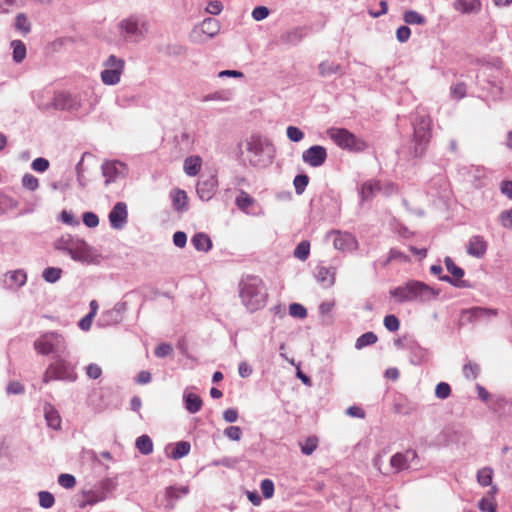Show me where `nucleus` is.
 Wrapping results in <instances>:
<instances>
[{"instance_id":"423d86ee","label":"nucleus","mask_w":512,"mask_h":512,"mask_svg":"<svg viewBox=\"0 0 512 512\" xmlns=\"http://www.w3.org/2000/svg\"><path fill=\"white\" fill-rule=\"evenodd\" d=\"M66 357L67 356L56 357L55 361L49 364L43 375L44 383H49L53 380L76 381L77 373L75 371V365L71 364Z\"/></svg>"},{"instance_id":"0eeeda50","label":"nucleus","mask_w":512,"mask_h":512,"mask_svg":"<svg viewBox=\"0 0 512 512\" xmlns=\"http://www.w3.org/2000/svg\"><path fill=\"white\" fill-rule=\"evenodd\" d=\"M329 138L341 149L351 152H362L367 143L345 128H330L327 130Z\"/></svg>"},{"instance_id":"ddd939ff","label":"nucleus","mask_w":512,"mask_h":512,"mask_svg":"<svg viewBox=\"0 0 512 512\" xmlns=\"http://www.w3.org/2000/svg\"><path fill=\"white\" fill-rule=\"evenodd\" d=\"M54 105L57 109L77 112L83 109L81 97L67 93H59L54 98Z\"/></svg>"},{"instance_id":"393cba45","label":"nucleus","mask_w":512,"mask_h":512,"mask_svg":"<svg viewBox=\"0 0 512 512\" xmlns=\"http://www.w3.org/2000/svg\"><path fill=\"white\" fill-rule=\"evenodd\" d=\"M237 207L246 214H256V200L245 191H241L236 198Z\"/></svg>"},{"instance_id":"bf43d9fd","label":"nucleus","mask_w":512,"mask_h":512,"mask_svg":"<svg viewBox=\"0 0 512 512\" xmlns=\"http://www.w3.org/2000/svg\"><path fill=\"white\" fill-rule=\"evenodd\" d=\"M261 492L265 498H271L274 494V483L270 479L261 482Z\"/></svg>"},{"instance_id":"6e6552de","label":"nucleus","mask_w":512,"mask_h":512,"mask_svg":"<svg viewBox=\"0 0 512 512\" xmlns=\"http://www.w3.org/2000/svg\"><path fill=\"white\" fill-rule=\"evenodd\" d=\"M414 128V153L422 156L430 141L431 119L428 115H417L413 122Z\"/></svg>"},{"instance_id":"7c9ffc66","label":"nucleus","mask_w":512,"mask_h":512,"mask_svg":"<svg viewBox=\"0 0 512 512\" xmlns=\"http://www.w3.org/2000/svg\"><path fill=\"white\" fill-rule=\"evenodd\" d=\"M189 493V487L188 486H180V487H174L170 486L166 488L165 496L167 500L169 501L168 506L170 508H173L174 501L179 499L181 496L187 495Z\"/></svg>"},{"instance_id":"5fc2aeb1","label":"nucleus","mask_w":512,"mask_h":512,"mask_svg":"<svg viewBox=\"0 0 512 512\" xmlns=\"http://www.w3.org/2000/svg\"><path fill=\"white\" fill-rule=\"evenodd\" d=\"M289 313L291 316L300 319H303L307 316L306 308L298 303H293L289 306Z\"/></svg>"},{"instance_id":"bb28decb","label":"nucleus","mask_w":512,"mask_h":512,"mask_svg":"<svg viewBox=\"0 0 512 512\" xmlns=\"http://www.w3.org/2000/svg\"><path fill=\"white\" fill-rule=\"evenodd\" d=\"M416 456L414 451H407L406 453H396L390 460V465L397 472L408 468L409 459Z\"/></svg>"},{"instance_id":"9b49d317","label":"nucleus","mask_w":512,"mask_h":512,"mask_svg":"<svg viewBox=\"0 0 512 512\" xmlns=\"http://www.w3.org/2000/svg\"><path fill=\"white\" fill-rule=\"evenodd\" d=\"M127 173L128 168L126 164L117 160L106 161L102 165V174L106 185L124 179Z\"/></svg>"},{"instance_id":"58836bf2","label":"nucleus","mask_w":512,"mask_h":512,"mask_svg":"<svg viewBox=\"0 0 512 512\" xmlns=\"http://www.w3.org/2000/svg\"><path fill=\"white\" fill-rule=\"evenodd\" d=\"M62 275V269L57 267H48L43 271V278L45 281L49 283H55L57 282Z\"/></svg>"},{"instance_id":"6ab92c4d","label":"nucleus","mask_w":512,"mask_h":512,"mask_svg":"<svg viewBox=\"0 0 512 512\" xmlns=\"http://www.w3.org/2000/svg\"><path fill=\"white\" fill-rule=\"evenodd\" d=\"M444 263L447 271L452 275V277L444 275L440 276L439 279L458 287L462 286L460 284V279L464 276V270L458 267L450 257H446Z\"/></svg>"},{"instance_id":"680f3d73","label":"nucleus","mask_w":512,"mask_h":512,"mask_svg":"<svg viewBox=\"0 0 512 512\" xmlns=\"http://www.w3.org/2000/svg\"><path fill=\"white\" fill-rule=\"evenodd\" d=\"M83 222L87 227L94 228L99 224V218L92 212H85L83 214Z\"/></svg>"},{"instance_id":"052dcab7","label":"nucleus","mask_w":512,"mask_h":512,"mask_svg":"<svg viewBox=\"0 0 512 512\" xmlns=\"http://www.w3.org/2000/svg\"><path fill=\"white\" fill-rule=\"evenodd\" d=\"M394 260H399V261H402V262H408L409 261V257L407 255H405L404 253H402L401 251L393 248V249L390 250L388 258H387L385 264H387V263H389L391 261H394Z\"/></svg>"},{"instance_id":"a211bd4d","label":"nucleus","mask_w":512,"mask_h":512,"mask_svg":"<svg viewBox=\"0 0 512 512\" xmlns=\"http://www.w3.org/2000/svg\"><path fill=\"white\" fill-rule=\"evenodd\" d=\"M218 186L216 176L212 175L205 180H201L197 184V194L203 201H209L215 195Z\"/></svg>"},{"instance_id":"39448f33","label":"nucleus","mask_w":512,"mask_h":512,"mask_svg":"<svg viewBox=\"0 0 512 512\" xmlns=\"http://www.w3.org/2000/svg\"><path fill=\"white\" fill-rule=\"evenodd\" d=\"M33 346L35 351L41 355L53 354L55 358L69 355L65 337L57 332L42 334L34 341Z\"/></svg>"},{"instance_id":"69168bd1","label":"nucleus","mask_w":512,"mask_h":512,"mask_svg":"<svg viewBox=\"0 0 512 512\" xmlns=\"http://www.w3.org/2000/svg\"><path fill=\"white\" fill-rule=\"evenodd\" d=\"M32 169L37 171V172H44L48 169L49 167V161L45 158H36L33 162H32Z\"/></svg>"},{"instance_id":"338daca9","label":"nucleus","mask_w":512,"mask_h":512,"mask_svg":"<svg viewBox=\"0 0 512 512\" xmlns=\"http://www.w3.org/2000/svg\"><path fill=\"white\" fill-rule=\"evenodd\" d=\"M451 94L456 99H461L466 95V86L464 83H457L451 87Z\"/></svg>"},{"instance_id":"79ce46f5","label":"nucleus","mask_w":512,"mask_h":512,"mask_svg":"<svg viewBox=\"0 0 512 512\" xmlns=\"http://www.w3.org/2000/svg\"><path fill=\"white\" fill-rule=\"evenodd\" d=\"M493 471L489 467L480 469L477 473V481L482 486H488L492 482Z\"/></svg>"},{"instance_id":"774afa93","label":"nucleus","mask_w":512,"mask_h":512,"mask_svg":"<svg viewBox=\"0 0 512 512\" xmlns=\"http://www.w3.org/2000/svg\"><path fill=\"white\" fill-rule=\"evenodd\" d=\"M500 220L504 227L512 229V209L502 212Z\"/></svg>"},{"instance_id":"de8ad7c7","label":"nucleus","mask_w":512,"mask_h":512,"mask_svg":"<svg viewBox=\"0 0 512 512\" xmlns=\"http://www.w3.org/2000/svg\"><path fill=\"white\" fill-rule=\"evenodd\" d=\"M293 183L296 193L302 194L309 183V177L306 174L297 175Z\"/></svg>"},{"instance_id":"4c0bfd02","label":"nucleus","mask_w":512,"mask_h":512,"mask_svg":"<svg viewBox=\"0 0 512 512\" xmlns=\"http://www.w3.org/2000/svg\"><path fill=\"white\" fill-rule=\"evenodd\" d=\"M403 20L410 25H424L426 23L425 17L414 10L406 11Z\"/></svg>"},{"instance_id":"49530a36","label":"nucleus","mask_w":512,"mask_h":512,"mask_svg":"<svg viewBox=\"0 0 512 512\" xmlns=\"http://www.w3.org/2000/svg\"><path fill=\"white\" fill-rule=\"evenodd\" d=\"M318 446V439L316 437H309L301 443V451L305 455H311Z\"/></svg>"},{"instance_id":"6e6d98bb","label":"nucleus","mask_w":512,"mask_h":512,"mask_svg":"<svg viewBox=\"0 0 512 512\" xmlns=\"http://www.w3.org/2000/svg\"><path fill=\"white\" fill-rule=\"evenodd\" d=\"M478 507L483 512H496V504L493 498H482Z\"/></svg>"},{"instance_id":"4be33fe9","label":"nucleus","mask_w":512,"mask_h":512,"mask_svg":"<svg viewBox=\"0 0 512 512\" xmlns=\"http://www.w3.org/2000/svg\"><path fill=\"white\" fill-rule=\"evenodd\" d=\"M4 281L7 288L17 290L26 283L27 274L21 269L10 271L5 275Z\"/></svg>"},{"instance_id":"1a4fd4ad","label":"nucleus","mask_w":512,"mask_h":512,"mask_svg":"<svg viewBox=\"0 0 512 512\" xmlns=\"http://www.w3.org/2000/svg\"><path fill=\"white\" fill-rule=\"evenodd\" d=\"M101 80L105 85H116L120 82L124 71L125 61L115 55H110L103 63Z\"/></svg>"},{"instance_id":"4468645a","label":"nucleus","mask_w":512,"mask_h":512,"mask_svg":"<svg viewBox=\"0 0 512 512\" xmlns=\"http://www.w3.org/2000/svg\"><path fill=\"white\" fill-rule=\"evenodd\" d=\"M326 159V148L320 145L311 146L302 154V160L311 167H320L325 163Z\"/></svg>"},{"instance_id":"aec40b11","label":"nucleus","mask_w":512,"mask_h":512,"mask_svg":"<svg viewBox=\"0 0 512 512\" xmlns=\"http://www.w3.org/2000/svg\"><path fill=\"white\" fill-rule=\"evenodd\" d=\"M336 269L319 265L315 269V278L324 288H330L335 283Z\"/></svg>"},{"instance_id":"b1692460","label":"nucleus","mask_w":512,"mask_h":512,"mask_svg":"<svg viewBox=\"0 0 512 512\" xmlns=\"http://www.w3.org/2000/svg\"><path fill=\"white\" fill-rule=\"evenodd\" d=\"M183 400L186 410L191 414L199 412L202 408L203 401L201 397L193 392L185 390L183 393Z\"/></svg>"},{"instance_id":"c9c22d12","label":"nucleus","mask_w":512,"mask_h":512,"mask_svg":"<svg viewBox=\"0 0 512 512\" xmlns=\"http://www.w3.org/2000/svg\"><path fill=\"white\" fill-rule=\"evenodd\" d=\"M11 47L13 49V60L16 63H21L26 57V46L20 40H13L11 42Z\"/></svg>"},{"instance_id":"412c9836","label":"nucleus","mask_w":512,"mask_h":512,"mask_svg":"<svg viewBox=\"0 0 512 512\" xmlns=\"http://www.w3.org/2000/svg\"><path fill=\"white\" fill-rule=\"evenodd\" d=\"M487 251V242L482 236H472L467 246V253L473 257L481 258Z\"/></svg>"},{"instance_id":"f03ea898","label":"nucleus","mask_w":512,"mask_h":512,"mask_svg":"<svg viewBox=\"0 0 512 512\" xmlns=\"http://www.w3.org/2000/svg\"><path fill=\"white\" fill-rule=\"evenodd\" d=\"M247 159L251 166L264 168L269 166L275 155L271 140L260 134H252L245 140Z\"/></svg>"},{"instance_id":"2eb2a0df","label":"nucleus","mask_w":512,"mask_h":512,"mask_svg":"<svg viewBox=\"0 0 512 512\" xmlns=\"http://www.w3.org/2000/svg\"><path fill=\"white\" fill-rule=\"evenodd\" d=\"M108 218L112 228L116 230L122 229L127 224L128 220V210L126 203L117 202L110 211Z\"/></svg>"},{"instance_id":"f3484780","label":"nucleus","mask_w":512,"mask_h":512,"mask_svg":"<svg viewBox=\"0 0 512 512\" xmlns=\"http://www.w3.org/2000/svg\"><path fill=\"white\" fill-rule=\"evenodd\" d=\"M497 310L483 307H473L462 312V321L475 323L483 319L497 316Z\"/></svg>"},{"instance_id":"c85d7f7f","label":"nucleus","mask_w":512,"mask_h":512,"mask_svg":"<svg viewBox=\"0 0 512 512\" xmlns=\"http://www.w3.org/2000/svg\"><path fill=\"white\" fill-rule=\"evenodd\" d=\"M191 449V445L187 441H180L167 448L168 456L174 460L186 456Z\"/></svg>"},{"instance_id":"473e14b6","label":"nucleus","mask_w":512,"mask_h":512,"mask_svg":"<svg viewBox=\"0 0 512 512\" xmlns=\"http://www.w3.org/2000/svg\"><path fill=\"white\" fill-rule=\"evenodd\" d=\"M187 199V194L183 190L175 189L172 192L173 207L177 211H183L186 209Z\"/></svg>"},{"instance_id":"c03bdc74","label":"nucleus","mask_w":512,"mask_h":512,"mask_svg":"<svg viewBox=\"0 0 512 512\" xmlns=\"http://www.w3.org/2000/svg\"><path fill=\"white\" fill-rule=\"evenodd\" d=\"M480 367L477 363L469 361L463 366V374L465 378L473 380L479 375Z\"/></svg>"},{"instance_id":"dca6fc26","label":"nucleus","mask_w":512,"mask_h":512,"mask_svg":"<svg viewBox=\"0 0 512 512\" xmlns=\"http://www.w3.org/2000/svg\"><path fill=\"white\" fill-rule=\"evenodd\" d=\"M108 497V485L103 483L99 487L85 491L83 493V501L80 504L81 508L86 506H93L99 502L106 500Z\"/></svg>"},{"instance_id":"13d9d810","label":"nucleus","mask_w":512,"mask_h":512,"mask_svg":"<svg viewBox=\"0 0 512 512\" xmlns=\"http://www.w3.org/2000/svg\"><path fill=\"white\" fill-rule=\"evenodd\" d=\"M384 326L391 332H395L400 327V322L395 315H387L384 318Z\"/></svg>"},{"instance_id":"a19ab883","label":"nucleus","mask_w":512,"mask_h":512,"mask_svg":"<svg viewBox=\"0 0 512 512\" xmlns=\"http://www.w3.org/2000/svg\"><path fill=\"white\" fill-rule=\"evenodd\" d=\"M15 28L23 34H27L30 32V22L25 14L20 13L16 16Z\"/></svg>"},{"instance_id":"37998d69","label":"nucleus","mask_w":512,"mask_h":512,"mask_svg":"<svg viewBox=\"0 0 512 512\" xmlns=\"http://www.w3.org/2000/svg\"><path fill=\"white\" fill-rule=\"evenodd\" d=\"M377 336L373 332H366L361 335L356 341V348L361 349L368 345H372L377 341Z\"/></svg>"},{"instance_id":"09e8293b","label":"nucleus","mask_w":512,"mask_h":512,"mask_svg":"<svg viewBox=\"0 0 512 512\" xmlns=\"http://www.w3.org/2000/svg\"><path fill=\"white\" fill-rule=\"evenodd\" d=\"M120 320V313L116 309H111L103 313L102 321L106 325H112L118 323Z\"/></svg>"},{"instance_id":"e433bc0d","label":"nucleus","mask_w":512,"mask_h":512,"mask_svg":"<svg viewBox=\"0 0 512 512\" xmlns=\"http://www.w3.org/2000/svg\"><path fill=\"white\" fill-rule=\"evenodd\" d=\"M340 69V65L334 62L324 61L319 64V73L323 77H328L333 74H337L340 71Z\"/></svg>"},{"instance_id":"864d4df0","label":"nucleus","mask_w":512,"mask_h":512,"mask_svg":"<svg viewBox=\"0 0 512 512\" xmlns=\"http://www.w3.org/2000/svg\"><path fill=\"white\" fill-rule=\"evenodd\" d=\"M22 185L28 189V190H31V191H34L38 188L39 186V181L38 179L33 176L32 174H25L22 178Z\"/></svg>"},{"instance_id":"a18cd8bd","label":"nucleus","mask_w":512,"mask_h":512,"mask_svg":"<svg viewBox=\"0 0 512 512\" xmlns=\"http://www.w3.org/2000/svg\"><path fill=\"white\" fill-rule=\"evenodd\" d=\"M17 208V202L3 194H0V214Z\"/></svg>"},{"instance_id":"a878e982","label":"nucleus","mask_w":512,"mask_h":512,"mask_svg":"<svg viewBox=\"0 0 512 512\" xmlns=\"http://www.w3.org/2000/svg\"><path fill=\"white\" fill-rule=\"evenodd\" d=\"M44 416L49 427H51L54 430H58L61 428V417L59 415V412L53 405L49 403H46L44 405Z\"/></svg>"},{"instance_id":"603ef678","label":"nucleus","mask_w":512,"mask_h":512,"mask_svg":"<svg viewBox=\"0 0 512 512\" xmlns=\"http://www.w3.org/2000/svg\"><path fill=\"white\" fill-rule=\"evenodd\" d=\"M58 483L63 488L71 489L76 485V479L73 475L64 473L59 475Z\"/></svg>"},{"instance_id":"5701e85b","label":"nucleus","mask_w":512,"mask_h":512,"mask_svg":"<svg viewBox=\"0 0 512 512\" xmlns=\"http://www.w3.org/2000/svg\"><path fill=\"white\" fill-rule=\"evenodd\" d=\"M453 8L462 14L478 13L482 8L480 0H454Z\"/></svg>"},{"instance_id":"2f4dec72","label":"nucleus","mask_w":512,"mask_h":512,"mask_svg":"<svg viewBox=\"0 0 512 512\" xmlns=\"http://www.w3.org/2000/svg\"><path fill=\"white\" fill-rule=\"evenodd\" d=\"M192 245L198 251L207 252L212 247V241L210 237L205 233H197L191 239Z\"/></svg>"},{"instance_id":"8fccbe9b","label":"nucleus","mask_w":512,"mask_h":512,"mask_svg":"<svg viewBox=\"0 0 512 512\" xmlns=\"http://www.w3.org/2000/svg\"><path fill=\"white\" fill-rule=\"evenodd\" d=\"M287 137L292 142H300L304 138V133L296 126H288L286 129Z\"/></svg>"},{"instance_id":"ea45409f","label":"nucleus","mask_w":512,"mask_h":512,"mask_svg":"<svg viewBox=\"0 0 512 512\" xmlns=\"http://www.w3.org/2000/svg\"><path fill=\"white\" fill-rule=\"evenodd\" d=\"M309 254L310 243L308 241L300 242L294 250V256L301 261H305L308 258Z\"/></svg>"},{"instance_id":"0e129e2a","label":"nucleus","mask_w":512,"mask_h":512,"mask_svg":"<svg viewBox=\"0 0 512 512\" xmlns=\"http://www.w3.org/2000/svg\"><path fill=\"white\" fill-rule=\"evenodd\" d=\"M86 374L91 379H98L102 374V369L99 365L91 363L86 367Z\"/></svg>"},{"instance_id":"e2e57ef3","label":"nucleus","mask_w":512,"mask_h":512,"mask_svg":"<svg viewBox=\"0 0 512 512\" xmlns=\"http://www.w3.org/2000/svg\"><path fill=\"white\" fill-rule=\"evenodd\" d=\"M224 434L231 440L239 441L241 439L242 431L238 426H230L225 429Z\"/></svg>"},{"instance_id":"20e7f679","label":"nucleus","mask_w":512,"mask_h":512,"mask_svg":"<svg viewBox=\"0 0 512 512\" xmlns=\"http://www.w3.org/2000/svg\"><path fill=\"white\" fill-rule=\"evenodd\" d=\"M267 291L259 277L248 276L240 284V297L242 303L251 312L263 308L267 302Z\"/></svg>"},{"instance_id":"9d476101","label":"nucleus","mask_w":512,"mask_h":512,"mask_svg":"<svg viewBox=\"0 0 512 512\" xmlns=\"http://www.w3.org/2000/svg\"><path fill=\"white\" fill-rule=\"evenodd\" d=\"M326 238L332 239L334 248L342 252H352L358 248L356 237L349 232L332 230L327 233Z\"/></svg>"},{"instance_id":"f8f14e48","label":"nucleus","mask_w":512,"mask_h":512,"mask_svg":"<svg viewBox=\"0 0 512 512\" xmlns=\"http://www.w3.org/2000/svg\"><path fill=\"white\" fill-rule=\"evenodd\" d=\"M121 35L127 39H137L145 32V25L139 22L136 17L124 19L119 24Z\"/></svg>"},{"instance_id":"cd10ccee","label":"nucleus","mask_w":512,"mask_h":512,"mask_svg":"<svg viewBox=\"0 0 512 512\" xmlns=\"http://www.w3.org/2000/svg\"><path fill=\"white\" fill-rule=\"evenodd\" d=\"M381 190L380 182L375 180H368L364 182L360 189V196L362 201H369L373 196Z\"/></svg>"},{"instance_id":"c756f323","label":"nucleus","mask_w":512,"mask_h":512,"mask_svg":"<svg viewBox=\"0 0 512 512\" xmlns=\"http://www.w3.org/2000/svg\"><path fill=\"white\" fill-rule=\"evenodd\" d=\"M202 166V159L198 155H192L184 160L183 169L188 176H196Z\"/></svg>"},{"instance_id":"f704fd0d","label":"nucleus","mask_w":512,"mask_h":512,"mask_svg":"<svg viewBox=\"0 0 512 512\" xmlns=\"http://www.w3.org/2000/svg\"><path fill=\"white\" fill-rule=\"evenodd\" d=\"M136 448L143 455H149L153 452V442L148 435H142L136 439Z\"/></svg>"},{"instance_id":"7ed1b4c3","label":"nucleus","mask_w":512,"mask_h":512,"mask_svg":"<svg viewBox=\"0 0 512 512\" xmlns=\"http://www.w3.org/2000/svg\"><path fill=\"white\" fill-rule=\"evenodd\" d=\"M58 250L64 251L75 261L86 265L99 264L101 256L85 241L71 235H64L55 242Z\"/></svg>"},{"instance_id":"3c124183","label":"nucleus","mask_w":512,"mask_h":512,"mask_svg":"<svg viewBox=\"0 0 512 512\" xmlns=\"http://www.w3.org/2000/svg\"><path fill=\"white\" fill-rule=\"evenodd\" d=\"M55 499L54 496L47 491L39 492V504L43 508H51L54 505Z\"/></svg>"},{"instance_id":"4d7b16f0","label":"nucleus","mask_w":512,"mask_h":512,"mask_svg":"<svg viewBox=\"0 0 512 512\" xmlns=\"http://www.w3.org/2000/svg\"><path fill=\"white\" fill-rule=\"evenodd\" d=\"M451 388L449 384L445 382H440L437 384L435 389V395L440 399H446L450 396Z\"/></svg>"},{"instance_id":"f257e3e1","label":"nucleus","mask_w":512,"mask_h":512,"mask_svg":"<svg viewBox=\"0 0 512 512\" xmlns=\"http://www.w3.org/2000/svg\"><path fill=\"white\" fill-rule=\"evenodd\" d=\"M389 294L396 303H427L438 297L439 290L424 282L410 280L403 285L391 289Z\"/></svg>"},{"instance_id":"72a5a7b5","label":"nucleus","mask_w":512,"mask_h":512,"mask_svg":"<svg viewBox=\"0 0 512 512\" xmlns=\"http://www.w3.org/2000/svg\"><path fill=\"white\" fill-rule=\"evenodd\" d=\"M220 30L218 20L214 18H207L201 24V31L209 37H214Z\"/></svg>"}]
</instances>
